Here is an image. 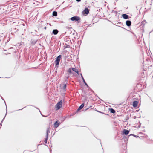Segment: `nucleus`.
Returning a JSON list of instances; mask_svg holds the SVG:
<instances>
[{
  "label": "nucleus",
  "mask_w": 153,
  "mask_h": 153,
  "mask_svg": "<svg viewBox=\"0 0 153 153\" xmlns=\"http://www.w3.org/2000/svg\"><path fill=\"white\" fill-rule=\"evenodd\" d=\"M63 102V101L62 100H61L56 104L55 106L56 111L59 110L62 107Z\"/></svg>",
  "instance_id": "obj_1"
},
{
  "label": "nucleus",
  "mask_w": 153,
  "mask_h": 153,
  "mask_svg": "<svg viewBox=\"0 0 153 153\" xmlns=\"http://www.w3.org/2000/svg\"><path fill=\"white\" fill-rule=\"evenodd\" d=\"M62 56L61 55H59L56 58V59L55 61L56 66H57L59 65L60 61Z\"/></svg>",
  "instance_id": "obj_2"
},
{
  "label": "nucleus",
  "mask_w": 153,
  "mask_h": 153,
  "mask_svg": "<svg viewBox=\"0 0 153 153\" xmlns=\"http://www.w3.org/2000/svg\"><path fill=\"white\" fill-rule=\"evenodd\" d=\"M50 132V128H48L47 130L46 131V137L45 138V140L44 142H45V143H46L47 142V140L48 138V133Z\"/></svg>",
  "instance_id": "obj_3"
},
{
  "label": "nucleus",
  "mask_w": 153,
  "mask_h": 153,
  "mask_svg": "<svg viewBox=\"0 0 153 153\" xmlns=\"http://www.w3.org/2000/svg\"><path fill=\"white\" fill-rule=\"evenodd\" d=\"M80 19V18L79 17H78L77 16H74L71 17V20L72 21H78Z\"/></svg>",
  "instance_id": "obj_4"
},
{
  "label": "nucleus",
  "mask_w": 153,
  "mask_h": 153,
  "mask_svg": "<svg viewBox=\"0 0 153 153\" xmlns=\"http://www.w3.org/2000/svg\"><path fill=\"white\" fill-rule=\"evenodd\" d=\"M60 124V122L59 121L57 120L54 123V125L55 128H57Z\"/></svg>",
  "instance_id": "obj_5"
},
{
  "label": "nucleus",
  "mask_w": 153,
  "mask_h": 153,
  "mask_svg": "<svg viewBox=\"0 0 153 153\" xmlns=\"http://www.w3.org/2000/svg\"><path fill=\"white\" fill-rule=\"evenodd\" d=\"M138 102L137 101H134L133 102V106L134 107H136L137 106Z\"/></svg>",
  "instance_id": "obj_6"
},
{
  "label": "nucleus",
  "mask_w": 153,
  "mask_h": 153,
  "mask_svg": "<svg viewBox=\"0 0 153 153\" xmlns=\"http://www.w3.org/2000/svg\"><path fill=\"white\" fill-rule=\"evenodd\" d=\"M123 133L126 135H127L129 133V131L128 130L124 129L123 131Z\"/></svg>",
  "instance_id": "obj_7"
},
{
  "label": "nucleus",
  "mask_w": 153,
  "mask_h": 153,
  "mask_svg": "<svg viewBox=\"0 0 153 153\" xmlns=\"http://www.w3.org/2000/svg\"><path fill=\"white\" fill-rule=\"evenodd\" d=\"M126 24L127 26H130L131 25V22L130 21L127 20L126 22Z\"/></svg>",
  "instance_id": "obj_8"
},
{
  "label": "nucleus",
  "mask_w": 153,
  "mask_h": 153,
  "mask_svg": "<svg viewBox=\"0 0 153 153\" xmlns=\"http://www.w3.org/2000/svg\"><path fill=\"white\" fill-rule=\"evenodd\" d=\"M122 16L123 18L126 19H128V16L127 14H123Z\"/></svg>",
  "instance_id": "obj_9"
},
{
  "label": "nucleus",
  "mask_w": 153,
  "mask_h": 153,
  "mask_svg": "<svg viewBox=\"0 0 153 153\" xmlns=\"http://www.w3.org/2000/svg\"><path fill=\"white\" fill-rule=\"evenodd\" d=\"M84 13L86 14H88L89 13V10L88 8H85L84 10Z\"/></svg>",
  "instance_id": "obj_10"
},
{
  "label": "nucleus",
  "mask_w": 153,
  "mask_h": 153,
  "mask_svg": "<svg viewBox=\"0 0 153 153\" xmlns=\"http://www.w3.org/2000/svg\"><path fill=\"white\" fill-rule=\"evenodd\" d=\"M72 70L75 72L78 75L79 74V72L78 70L76 68H72Z\"/></svg>",
  "instance_id": "obj_11"
},
{
  "label": "nucleus",
  "mask_w": 153,
  "mask_h": 153,
  "mask_svg": "<svg viewBox=\"0 0 153 153\" xmlns=\"http://www.w3.org/2000/svg\"><path fill=\"white\" fill-rule=\"evenodd\" d=\"M109 110L111 113L114 114L115 113V110L112 108H109Z\"/></svg>",
  "instance_id": "obj_12"
},
{
  "label": "nucleus",
  "mask_w": 153,
  "mask_h": 153,
  "mask_svg": "<svg viewBox=\"0 0 153 153\" xmlns=\"http://www.w3.org/2000/svg\"><path fill=\"white\" fill-rule=\"evenodd\" d=\"M58 30L56 29H55L53 30V33L54 35H56L58 34Z\"/></svg>",
  "instance_id": "obj_13"
},
{
  "label": "nucleus",
  "mask_w": 153,
  "mask_h": 153,
  "mask_svg": "<svg viewBox=\"0 0 153 153\" xmlns=\"http://www.w3.org/2000/svg\"><path fill=\"white\" fill-rule=\"evenodd\" d=\"M84 104L83 103L81 105L79 106V108L77 109V111H79L81 109H82L84 106Z\"/></svg>",
  "instance_id": "obj_14"
},
{
  "label": "nucleus",
  "mask_w": 153,
  "mask_h": 153,
  "mask_svg": "<svg viewBox=\"0 0 153 153\" xmlns=\"http://www.w3.org/2000/svg\"><path fill=\"white\" fill-rule=\"evenodd\" d=\"M72 69L71 68H69L67 71V72L70 74H72Z\"/></svg>",
  "instance_id": "obj_15"
},
{
  "label": "nucleus",
  "mask_w": 153,
  "mask_h": 153,
  "mask_svg": "<svg viewBox=\"0 0 153 153\" xmlns=\"http://www.w3.org/2000/svg\"><path fill=\"white\" fill-rule=\"evenodd\" d=\"M53 15L54 16H57V12L56 11H54L53 12Z\"/></svg>",
  "instance_id": "obj_16"
},
{
  "label": "nucleus",
  "mask_w": 153,
  "mask_h": 153,
  "mask_svg": "<svg viewBox=\"0 0 153 153\" xmlns=\"http://www.w3.org/2000/svg\"><path fill=\"white\" fill-rule=\"evenodd\" d=\"M146 23V20H143L141 22L142 24H145Z\"/></svg>",
  "instance_id": "obj_17"
},
{
  "label": "nucleus",
  "mask_w": 153,
  "mask_h": 153,
  "mask_svg": "<svg viewBox=\"0 0 153 153\" xmlns=\"http://www.w3.org/2000/svg\"><path fill=\"white\" fill-rule=\"evenodd\" d=\"M82 80H83V82H84V83L87 85V84L86 83V82H85L84 78L83 77H82Z\"/></svg>",
  "instance_id": "obj_18"
},
{
  "label": "nucleus",
  "mask_w": 153,
  "mask_h": 153,
  "mask_svg": "<svg viewBox=\"0 0 153 153\" xmlns=\"http://www.w3.org/2000/svg\"><path fill=\"white\" fill-rule=\"evenodd\" d=\"M64 88V89H65L66 88V85L65 84L63 87Z\"/></svg>",
  "instance_id": "obj_19"
},
{
  "label": "nucleus",
  "mask_w": 153,
  "mask_h": 153,
  "mask_svg": "<svg viewBox=\"0 0 153 153\" xmlns=\"http://www.w3.org/2000/svg\"><path fill=\"white\" fill-rule=\"evenodd\" d=\"M81 0H76V1H78V2H79Z\"/></svg>",
  "instance_id": "obj_20"
},
{
  "label": "nucleus",
  "mask_w": 153,
  "mask_h": 153,
  "mask_svg": "<svg viewBox=\"0 0 153 153\" xmlns=\"http://www.w3.org/2000/svg\"><path fill=\"white\" fill-rule=\"evenodd\" d=\"M80 75H81V76L82 77H82H83L82 76V74H80Z\"/></svg>",
  "instance_id": "obj_21"
},
{
  "label": "nucleus",
  "mask_w": 153,
  "mask_h": 153,
  "mask_svg": "<svg viewBox=\"0 0 153 153\" xmlns=\"http://www.w3.org/2000/svg\"><path fill=\"white\" fill-rule=\"evenodd\" d=\"M45 29H46V27H45Z\"/></svg>",
  "instance_id": "obj_22"
}]
</instances>
